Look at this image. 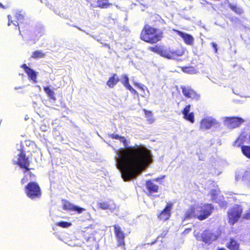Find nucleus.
<instances>
[{
    "mask_svg": "<svg viewBox=\"0 0 250 250\" xmlns=\"http://www.w3.org/2000/svg\"><path fill=\"white\" fill-rule=\"evenodd\" d=\"M110 137L119 140L124 144V148L116 150V154L118 156V168L124 181L134 178L150 163L151 154L146 147L136 145L128 146L125 138L118 134H112Z\"/></svg>",
    "mask_w": 250,
    "mask_h": 250,
    "instance_id": "f257e3e1",
    "label": "nucleus"
},
{
    "mask_svg": "<svg viewBox=\"0 0 250 250\" xmlns=\"http://www.w3.org/2000/svg\"><path fill=\"white\" fill-rule=\"evenodd\" d=\"M164 30L145 24L141 31L140 39L147 43L155 44L164 38Z\"/></svg>",
    "mask_w": 250,
    "mask_h": 250,
    "instance_id": "f03ea898",
    "label": "nucleus"
},
{
    "mask_svg": "<svg viewBox=\"0 0 250 250\" xmlns=\"http://www.w3.org/2000/svg\"><path fill=\"white\" fill-rule=\"evenodd\" d=\"M30 151L27 150L26 148L22 147V148L20 150V153L18 155V160L15 162L14 164L18 165L21 168L23 169V172L25 174L27 173V174L30 177V180H32L35 178L36 176L34 174L30 171L31 169L33 168H29L30 161L29 157H26L25 153L26 152H29Z\"/></svg>",
    "mask_w": 250,
    "mask_h": 250,
    "instance_id": "7ed1b4c3",
    "label": "nucleus"
},
{
    "mask_svg": "<svg viewBox=\"0 0 250 250\" xmlns=\"http://www.w3.org/2000/svg\"><path fill=\"white\" fill-rule=\"evenodd\" d=\"M221 231L220 230H213L206 229L201 234L200 236H197V239L202 241L206 244H210L213 242L217 240L221 237Z\"/></svg>",
    "mask_w": 250,
    "mask_h": 250,
    "instance_id": "20e7f679",
    "label": "nucleus"
},
{
    "mask_svg": "<svg viewBox=\"0 0 250 250\" xmlns=\"http://www.w3.org/2000/svg\"><path fill=\"white\" fill-rule=\"evenodd\" d=\"M26 196L31 200L40 199L42 191L38 183L35 182H29L24 187Z\"/></svg>",
    "mask_w": 250,
    "mask_h": 250,
    "instance_id": "39448f33",
    "label": "nucleus"
},
{
    "mask_svg": "<svg viewBox=\"0 0 250 250\" xmlns=\"http://www.w3.org/2000/svg\"><path fill=\"white\" fill-rule=\"evenodd\" d=\"M186 51L185 47L178 46L176 47L165 46L163 57L169 60H178Z\"/></svg>",
    "mask_w": 250,
    "mask_h": 250,
    "instance_id": "423d86ee",
    "label": "nucleus"
},
{
    "mask_svg": "<svg viewBox=\"0 0 250 250\" xmlns=\"http://www.w3.org/2000/svg\"><path fill=\"white\" fill-rule=\"evenodd\" d=\"M243 208L240 205L236 204L230 208L228 211V222L230 224L233 225L241 217Z\"/></svg>",
    "mask_w": 250,
    "mask_h": 250,
    "instance_id": "0eeeda50",
    "label": "nucleus"
},
{
    "mask_svg": "<svg viewBox=\"0 0 250 250\" xmlns=\"http://www.w3.org/2000/svg\"><path fill=\"white\" fill-rule=\"evenodd\" d=\"M214 209V207L211 204H205L201 206H197V219L200 221L206 219L212 214Z\"/></svg>",
    "mask_w": 250,
    "mask_h": 250,
    "instance_id": "6e6552de",
    "label": "nucleus"
},
{
    "mask_svg": "<svg viewBox=\"0 0 250 250\" xmlns=\"http://www.w3.org/2000/svg\"><path fill=\"white\" fill-rule=\"evenodd\" d=\"M173 206V203L168 202L167 203L164 209L158 214L157 218L160 221L165 222L169 220L171 216L172 208Z\"/></svg>",
    "mask_w": 250,
    "mask_h": 250,
    "instance_id": "1a4fd4ad",
    "label": "nucleus"
},
{
    "mask_svg": "<svg viewBox=\"0 0 250 250\" xmlns=\"http://www.w3.org/2000/svg\"><path fill=\"white\" fill-rule=\"evenodd\" d=\"M244 122V120L238 117H227L224 119V124L229 128L239 127Z\"/></svg>",
    "mask_w": 250,
    "mask_h": 250,
    "instance_id": "9d476101",
    "label": "nucleus"
},
{
    "mask_svg": "<svg viewBox=\"0 0 250 250\" xmlns=\"http://www.w3.org/2000/svg\"><path fill=\"white\" fill-rule=\"evenodd\" d=\"M113 228L114 234L117 242V246L124 248L125 246V233L118 224L114 225Z\"/></svg>",
    "mask_w": 250,
    "mask_h": 250,
    "instance_id": "9b49d317",
    "label": "nucleus"
},
{
    "mask_svg": "<svg viewBox=\"0 0 250 250\" xmlns=\"http://www.w3.org/2000/svg\"><path fill=\"white\" fill-rule=\"evenodd\" d=\"M181 89L182 93L185 97L190 98L192 100H199L200 95L191 88L182 86H181Z\"/></svg>",
    "mask_w": 250,
    "mask_h": 250,
    "instance_id": "f8f14e48",
    "label": "nucleus"
},
{
    "mask_svg": "<svg viewBox=\"0 0 250 250\" xmlns=\"http://www.w3.org/2000/svg\"><path fill=\"white\" fill-rule=\"evenodd\" d=\"M243 143L242 138L238 137L233 144V146L236 147L241 146L242 153L247 158L250 159V146H241Z\"/></svg>",
    "mask_w": 250,
    "mask_h": 250,
    "instance_id": "ddd939ff",
    "label": "nucleus"
},
{
    "mask_svg": "<svg viewBox=\"0 0 250 250\" xmlns=\"http://www.w3.org/2000/svg\"><path fill=\"white\" fill-rule=\"evenodd\" d=\"M15 20L13 21L11 20V17L10 15L8 16V25L10 26L12 24L15 26L16 29H18L20 31V34H21V31L20 30V27H19V24L20 23H22V21L24 20V17L20 13H16L15 15Z\"/></svg>",
    "mask_w": 250,
    "mask_h": 250,
    "instance_id": "4468645a",
    "label": "nucleus"
},
{
    "mask_svg": "<svg viewBox=\"0 0 250 250\" xmlns=\"http://www.w3.org/2000/svg\"><path fill=\"white\" fill-rule=\"evenodd\" d=\"M197 211V206L196 207L194 205L190 206L185 213L184 220H187L193 218L197 219L198 215Z\"/></svg>",
    "mask_w": 250,
    "mask_h": 250,
    "instance_id": "2eb2a0df",
    "label": "nucleus"
},
{
    "mask_svg": "<svg viewBox=\"0 0 250 250\" xmlns=\"http://www.w3.org/2000/svg\"><path fill=\"white\" fill-rule=\"evenodd\" d=\"M173 31L183 39L186 44L189 45L193 44L194 40V38L191 35L177 29H174Z\"/></svg>",
    "mask_w": 250,
    "mask_h": 250,
    "instance_id": "dca6fc26",
    "label": "nucleus"
},
{
    "mask_svg": "<svg viewBox=\"0 0 250 250\" xmlns=\"http://www.w3.org/2000/svg\"><path fill=\"white\" fill-rule=\"evenodd\" d=\"M21 67L23 69L24 72L27 74L29 79L32 80L34 83L37 82V72L29 67L26 64H22Z\"/></svg>",
    "mask_w": 250,
    "mask_h": 250,
    "instance_id": "f3484780",
    "label": "nucleus"
},
{
    "mask_svg": "<svg viewBox=\"0 0 250 250\" xmlns=\"http://www.w3.org/2000/svg\"><path fill=\"white\" fill-rule=\"evenodd\" d=\"M145 186L148 191V195H151L152 193H157L159 191V186L155 184L153 180H147Z\"/></svg>",
    "mask_w": 250,
    "mask_h": 250,
    "instance_id": "a211bd4d",
    "label": "nucleus"
},
{
    "mask_svg": "<svg viewBox=\"0 0 250 250\" xmlns=\"http://www.w3.org/2000/svg\"><path fill=\"white\" fill-rule=\"evenodd\" d=\"M190 108V105L188 104L184 107L182 112L185 120L190 122L191 123H193L195 121L194 113L193 112L189 113Z\"/></svg>",
    "mask_w": 250,
    "mask_h": 250,
    "instance_id": "6ab92c4d",
    "label": "nucleus"
},
{
    "mask_svg": "<svg viewBox=\"0 0 250 250\" xmlns=\"http://www.w3.org/2000/svg\"><path fill=\"white\" fill-rule=\"evenodd\" d=\"M215 124L216 121L215 120L205 118L201 121L200 127L202 129H208Z\"/></svg>",
    "mask_w": 250,
    "mask_h": 250,
    "instance_id": "aec40b11",
    "label": "nucleus"
},
{
    "mask_svg": "<svg viewBox=\"0 0 250 250\" xmlns=\"http://www.w3.org/2000/svg\"><path fill=\"white\" fill-rule=\"evenodd\" d=\"M120 81V78L116 73H113L109 78L106 84L109 88H113Z\"/></svg>",
    "mask_w": 250,
    "mask_h": 250,
    "instance_id": "412c9836",
    "label": "nucleus"
},
{
    "mask_svg": "<svg viewBox=\"0 0 250 250\" xmlns=\"http://www.w3.org/2000/svg\"><path fill=\"white\" fill-rule=\"evenodd\" d=\"M226 246L229 250H239L240 244L233 238H230Z\"/></svg>",
    "mask_w": 250,
    "mask_h": 250,
    "instance_id": "4be33fe9",
    "label": "nucleus"
},
{
    "mask_svg": "<svg viewBox=\"0 0 250 250\" xmlns=\"http://www.w3.org/2000/svg\"><path fill=\"white\" fill-rule=\"evenodd\" d=\"M112 5L111 3L109 2V0H97L96 7L101 8L105 9L110 7Z\"/></svg>",
    "mask_w": 250,
    "mask_h": 250,
    "instance_id": "5701e85b",
    "label": "nucleus"
},
{
    "mask_svg": "<svg viewBox=\"0 0 250 250\" xmlns=\"http://www.w3.org/2000/svg\"><path fill=\"white\" fill-rule=\"evenodd\" d=\"M165 46H161L158 45H155L149 47V50L159 54L161 57H163L164 53Z\"/></svg>",
    "mask_w": 250,
    "mask_h": 250,
    "instance_id": "b1692460",
    "label": "nucleus"
},
{
    "mask_svg": "<svg viewBox=\"0 0 250 250\" xmlns=\"http://www.w3.org/2000/svg\"><path fill=\"white\" fill-rule=\"evenodd\" d=\"M45 56L44 53L41 50H37L33 52L31 58L34 59H38L39 58H44Z\"/></svg>",
    "mask_w": 250,
    "mask_h": 250,
    "instance_id": "393cba45",
    "label": "nucleus"
},
{
    "mask_svg": "<svg viewBox=\"0 0 250 250\" xmlns=\"http://www.w3.org/2000/svg\"><path fill=\"white\" fill-rule=\"evenodd\" d=\"M43 90L48 97H49L51 99L53 100H56L55 93L53 90L51 89L48 86L44 87Z\"/></svg>",
    "mask_w": 250,
    "mask_h": 250,
    "instance_id": "a878e982",
    "label": "nucleus"
},
{
    "mask_svg": "<svg viewBox=\"0 0 250 250\" xmlns=\"http://www.w3.org/2000/svg\"><path fill=\"white\" fill-rule=\"evenodd\" d=\"M121 83L126 89L131 85L129 84V78L125 74L122 76Z\"/></svg>",
    "mask_w": 250,
    "mask_h": 250,
    "instance_id": "bb28decb",
    "label": "nucleus"
},
{
    "mask_svg": "<svg viewBox=\"0 0 250 250\" xmlns=\"http://www.w3.org/2000/svg\"><path fill=\"white\" fill-rule=\"evenodd\" d=\"M215 203H218L219 206L221 208H226L228 207L227 202L224 200L223 195L221 196V198L216 201Z\"/></svg>",
    "mask_w": 250,
    "mask_h": 250,
    "instance_id": "cd10ccee",
    "label": "nucleus"
},
{
    "mask_svg": "<svg viewBox=\"0 0 250 250\" xmlns=\"http://www.w3.org/2000/svg\"><path fill=\"white\" fill-rule=\"evenodd\" d=\"M73 205L69 201L65 200L62 204V208L65 210L71 211Z\"/></svg>",
    "mask_w": 250,
    "mask_h": 250,
    "instance_id": "c85d7f7f",
    "label": "nucleus"
},
{
    "mask_svg": "<svg viewBox=\"0 0 250 250\" xmlns=\"http://www.w3.org/2000/svg\"><path fill=\"white\" fill-rule=\"evenodd\" d=\"M98 206L99 208L102 209H107L111 208V205L108 201H104L103 202L99 203Z\"/></svg>",
    "mask_w": 250,
    "mask_h": 250,
    "instance_id": "c756f323",
    "label": "nucleus"
},
{
    "mask_svg": "<svg viewBox=\"0 0 250 250\" xmlns=\"http://www.w3.org/2000/svg\"><path fill=\"white\" fill-rule=\"evenodd\" d=\"M209 194L211 196V200L214 201L216 202L218 199V193L217 191L215 189H212L210 190Z\"/></svg>",
    "mask_w": 250,
    "mask_h": 250,
    "instance_id": "7c9ffc66",
    "label": "nucleus"
},
{
    "mask_svg": "<svg viewBox=\"0 0 250 250\" xmlns=\"http://www.w3.org/2000/svg\"><path fill=\"white\" fill-rule=\"evenodd\" d=\"M143 111L146 118H148V120L151 123L154 120L152 119V112L151 111L147 110L146 109H143Z\"/></svg>",
    "mask_w": 250,
    "mask_h": 250,
    "instance_id": "2f4dec72",
    "label": "nucleus"
},
{
    "mask_svg": "<svg viewBox=\"0 0 250 250\" xmlns=\"http://www.w3.org/2000/svg\"><path fill=\"white\" fill-rule=\"evenodd\" d=\"M229 7L233 11L239 15H240L243 13L242 9L237 7L236 5H231L229 6Z\"/></svg>",
    "mask_w": 250,
    "mask_h": 250,
    "instance_id": "473e14b6",
    "label": "nucleus"
},
{
    "mask_svg": "<svg viewBox=\"0 0 250 250\" xmlns=\"http://www.w3.org/2000/svg\"><path fill=\"white\" fill-rule=\"evenodd\" d=\"M56 225L58 226L62 227L63 228H68L71 225V224L69 222L65 221H61L57 222Z\"/></svg>",
    "mask_w": 250,
    "mask_h": 250,
    "instance_id": "72a5a7b5",
    "label": "nucleus"
},
{
    "mask_svg": "<svg viewBox=\"0 0 250 250\" xmlns=\"http://www.w3.org/2000/svg\"><path fill=\"white\" fill-rule=\"evenodd\" d=\"M85 210V209L84 208L73 205V207L71 211L77 212L78 213L80 214L82 212H83Z\"/></svg>",
    "mask_w": 250,
    "mask_h": 250,
    "instance_id": "f704fd0d",
    "label": "nucleus"
},
{
    "mask_svg": "<svg viewBox=\"0 0 250 250\" xmlns=\"http://www.w3.org/2000/svg\"><path fill=\"white\" fill-rule=\"evenodd\" d=\"M152 22L155 23L156 22L159 23H164V20L159 16H155L152 20Z\"/></svg>",
    "mask_w": 250,
    "mask_h": 250,
    "instance_id": "c9c22d12",
    "label": "nucleus"
},
{
    "mask_svg": "<svg viewBox=\"0 0 250 250\" xmlns=\"http://www.w3.org/2000/svg\"><path fill=\"white\" fill-rule=\"evenodd\" d=\"M127 89H128L132 93V94L136 95L137 97H139V93L131 85L129 87H127Z\"/></svg>",
    "mask_w": 250,
    "mask_h": 250,
    "instance_id": "e433bc0d",
    "label": "nucleus"
},
{
    "mask_svg": "<svg viewBox=\"0 0 250 250\" xmlns=\"http://www.w3.org/2000/svg\"><path fill=\"white\" fill-rule=\"evenodd\" d=\"M248 177H249L248 186L250 188V170L246 171L244 175L243 176V178H247Z\"/></svg>",
    "mask_w": 250,
    "mask_h": 250,
    "instance_id": "4c0bfd02",
    "label": "nucleus"
},
{
    "mask_svg": "<svg viewBox=\"0 0 250 250\" xmlns=\"http://www.w3.org/2000/svg\"><path fill=\"white\" fill-rule=\"evenodd\" d=\"M134 85L137 86L138 88L141 89L142 91L144 92L145 91V86L142 84H140L139 83H135Z\"/></svg>",
    "mask_w": 250,
    "mask_h": 250,
    "instance_id": "58836bf2",
    "label": "nucleus"
},
{
    "mask_svg": "<svg viewBox=\"0 0 250 250\" xmlns=\"http://www.w3.org/2000/svg\"><path fill=\"white\" fill-rule=\"evenodd\" d=\"M244 218L246 219H250V208L245 212Z\"/></svg>",
    "mask_w": 250,
    "mask_h": 250,
    "instance_id": "ea45409f",
    "label": "nucleus"
},
{
    "mask_svg": "<svg viewBox=\"0 0 250 250\" xmlns=\"http://www.w3.org/2000/svg\"><path fill=\"white\" fill-rule=\"evenodd\" d=\"M211 45L213 48L215 53H217L218 52V48L216 43L215 42H212L211 43Z\"/></svg>",
    "mask_w": 250,
    "mask_h": 250,
    "instance_id": "a19ab883",
    "label": "nucleus"
},
{
    "mask_svg": "<svg viewBox=\"0 0 250 250\" xmlns=\"http://www.w3.org/2000/svg\"><path fill=\"white\" fill-rule=\"evenodd\" d=\"M28 181V179L27 178V175H24V176H23V177L21 179V183L22 185L25 184V183H26Z\"/></svg>",
    "mask_w": 250,
    "mask_h": 250,
    "instance_id": "79ce46f5",
    "label": "nucleus"
},
{
    "mask_svg": "<svg viewBox=\"0 0 250 250\" xmlns=\"http://www.w3.org/2000/svg\"><path fill=\"white\" fill-rule=\"evenodd\" d=\"M164 177H165V176H162V177H157V178H155V179H152V180H153V182H154V181L158 182V181H159L160 180H161L163 179L164 178Z\"/></svg>",
    "mask_w": 250,
    "mask_h": 250,
    "instance_id": "37998d69",
    "label": "nucleus"
},
{
    "mask_svg": "<svg viewBox=\"0 0 250 250\" xmlns=\"http://www.w3.org/2000/svg\"><path fill=\"white\" fill-rule=\"evenodd\" d=\"M0 7L2 8H5V7L2 5L1 3L0 2Z\"/></svg>",
    "mask_w": 250,
    "mask_h": 250,
    "instance_id": "c03bdc74",
    "label": "nucleus"
},
{
    "mask_svg": "<svg viewBox=\"0 0 250 250\" xmlns=\"http://www.w3.org/2000/svg\"><path fill=\"white\" fill-rule=\"evenodd\" d=\"M217 250H226L225 248H219L218 249H217Z\"/></svg>",
    "mask_w": 250,
    "mask_h": 250,
    "instance_id": "a18cd8bd",
    "label": "nucleus"
},
{
    "mask_svg": "<svg viewBox=\"0 0 250 250\" xmlns=\"http://www.w3.org/2000/svg\"><path fill=\"white\" fill-rule=\"evenodd\" d=\"M249 142H250V134L249 135Z\"/></svg>",
    "mask_w": 250,
    "mask_h": 250,
    "instance_id": "49530a36",
    "label": "nucleus"
},
{
    "mask_svg": "<svg viewBox=\"0 0 250 250\" xmlns=\"http://www.w3.org/2000/svg\"><path fill=\"white\" fill-rule=\"evenodd\" d=\"M188 229L189 230H191V229H190V228H189V229Z\"/></svg>",
    "mask_w": 250,
    "mask_h": 250,
    "instance_id": "de8ad7c7",
    "label": "nucleus"
}]
</instances>
